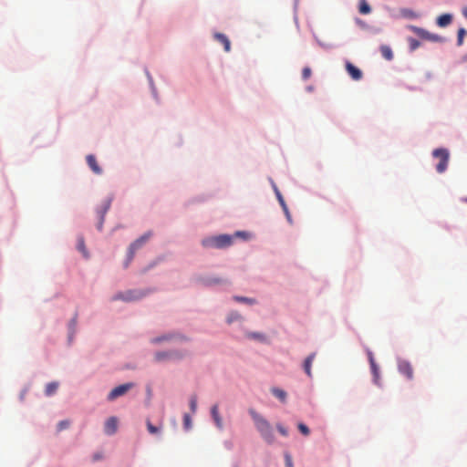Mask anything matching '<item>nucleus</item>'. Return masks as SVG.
Here are the masks:
<instances>
[{
    "label": "nucleus",
    "mask_w": 467,
    "mask_h": 467,
    "mask_svg": "<svg viewBox=\"0 0 467 467\" xmlns=\"http://www.w3.org/2000/svg\"><path fill=\"white\" fill-rule=\"evenodd\" d=\"M432 157L439 160V162L436 165L437 172L443 173L447 170L449 164V150L445 148L435 149L432 151Z\"/></svg>",
    "instance_id": "f257e3e1"
},
{
    "label": "nucleus",
    "mask_w": 467,
    "mask_h": 467,
    "mask_svg": "<svg viewBox=\"0 0 467 467\" xmlns=\"http://www.w3.org/2000/svg\"><path fill=\"white\" fill-rule=\"evenodd\" d=\"M151 235H152L151 232H148L130 244L129 250H128V255H127V261L125 263V267H128L130 263L132 261L137 250L141 248L149 241V239L151 237Z\"/></svg>",
    "instance_id": "f03ea898"
},
{
    "label": "nucleus",
    "mask_w": 467,
    "mask_h": 467,
    "mask_svg": "<svg viewBox=\"0 0 467 467\" xmlns=\"http://www.w3.org/2000/svg\"><path fill=\"white\" fill-rule=\"evenodd\" d=\"M202 244L204 247L224 248L231 245L232 237L226 234L213 236L202 240Z\"/></svg>",
    "instance_id": "7ed1b4c3"
},
{
    "label": "nucleus",
    "mask_w": 467,
    "mask_h": 467,
    "mask_svg": "<svg viewBox=\"0 0 467 467\" xmlns=\"http://www.w3.org/2000/svg\"><path fill=\"white\" fill-rule=\"evenodd\" d=\"M409 29L415 33L419 37L431 42H443L444 38L439 35L430 33L424 28L416 26H410Z\"/></svg>",
    "instance_id": "20e7f679"
},
{
    "label": "nucleus",
    "mask_w": 467,
    "mask_h": 467,
    "mask_svg": "<svg viewBox=\"0 0 467 467\" xmlns=\"http://www.w3.org/2000/svg\"><path fill=\"white\" fill-rule=\"evenodd\" d=\"M186 356V353L177 350L172 351H160L155 354V360L157 362L170 361V360H179L183 358Z\"/></svg>",
    "instance_id": "39448f33"
},
{
    "label": "nucleus",
    "mask_w": 467,
    "mask_h": 467,
    "mask_svg": "<svg viewBox=\"0 0 467 467\" xmlns=\"http://www.w3.org/2000/svg\"><path fill=\"white\" fill-rule=\"evenodd\" d=\"M249 413L254 422L257 431L261 435L272 428L270 423L255 410H250Z\"/></svg>",
    "instance_id": "423d86ee"
},
{
    "label": "nucleus",
    "mask_w": 467,
    "mask_h": 467,
    "mask_svg": "<svg viewBox=\"0 0 467 467\" xmlns=\"http://www.w3.org/2000/svg\"><path fill=\"white\" fill-rule=\"evenodd\" d=\"M143 296L140 291L130 290L126 293H119L113 296V300H124V301H135L139 300Z\"/></svg>",
    "instance_id": "0eeeda50"
},
{
    "label": "nucleus",
    "mask_w": 467,
    "mask_h": 467,
    "mask_svg": "<svg viewBox=\"0 0 467 467\" xmlns=\"http://www.w3.org/2000/svg\"><path fill=\"white\" fill-rule=\"evenodd\" d=\"M133 383H126L119 385L116 388H114L108 395L109 400H113L117 399L118 397H120L124 394H126L131 388H133Z\"/></svg>",
    "instance_id": "6e6552de"
},
{
    "label": "nucleus",
    "mask_w": 467,
    "mask_h": 467,
    "mask_svg": "<svg viewBox=\"0 0 467 467\" xmlns=\"http://www.w3.org/2000/svg\"><path fill=\"white\" fill-rule=\"evenodd\" d=\"M398 369L400 373L404 375L408 379H413V368L411 364L404 359H400L398 362Z\"/></svg>",
    "instance_id": "1a4fd4ad"
},
{
    "label": "nucleus",
    "mask_w": 467,
    "mask_h": 467,
    "mask_svg": "<svg viewBox=\"0 0 467 467\" xmlns=\"http://www.w3.org/2000/svg\"><path fill=\"white\" fill-rule=\"evenodd\" d=\"M346 70L348 73V75L351 77L352 79L358 81L362 78V72L359 68H358L356 66H354L350 62L346 63Z\"/></svg>",
    "instance_id": "9d476101"
},
{
    "label": "nucleus",
    "mask_w": 467,
    "mask_h": 467,
    "mask_svg": "<svg viewBox=\"0 0 467 467\" xmlns=\"http://www.w3.org/2000/svg\"><path fill=\"white\" fill-rule=\"evenodd\" d=\"M118 430V419L110 417L107 420L104 425V431L108 435L114 434Z\"/></svg>",
    "instance_id": "9b49d317"
},
{
    "label": "nucleus",
    "mask_w": 467,
    "mask_h": 467,
    "mask_svg": "<svg viewBox=\"0 0 467 467\" xmlns=\"http://www.w3.org/2000/svg\"><path fill=\"white\" fill-rule=\"evenodd\" d=\"M211 414H212V418H213L216 427L219 430H223V419L219 413V407L217 404H214L211 408Z\"/></svg>",
    "instance_id": "f8f14e48"
},
{
    "label": "nucleus",
    "mask_w": 467,
    "mask_h": 467,
    "mask_svg": "<svg viewBox=\"0 0 467 467\" xmlns=\"http://www.w3.org/2000/svg\"><path fill=\"white\" fill-rule=\"evenodd\" d=\"M87 163L88 167L92 170V171L96 174H101L102 169L99 166L97 159L94 155L89 154L86 157Z\"/></svg>",
    "instance_id": "ddd939ff"
},
{
    "label": "nucleus",
    "mask_w": 467,
    "mask_h": 467,
    "mask_svg": "<svg viewBox=\"0 0 467 467\" xmlns=\"http://www.w3.org/2000/svg\"><path fill=\"white\" fill-rule=\"evenodd\" d=\"M368 358H369V364H370L371 371H372L373 378H374V382L376 384H379V367L376 364L375 359L373 358V355L371 353H369Z\"/></svg>",
    "instance_id": "4468645a"
},
{
    "label": "nucleus",
    "mask_w": 467,
    "mask_h": 467,
    "mask_svg": "<svg viewBox=\"0 0 467 467\" xmlns=\"http://www.w3.org/2000/svg\"><path fill=\"white\" fill-rule=\"evenodd\" d=\"M214 37H215V39H216L218 42H220L222 45H223L224 50H225L226 52H229V51H230V49H231V44H230V41H229L228 37H227L225 35H223V34H222V33H216V34L214 35Z\"/></svg>",
    "instance_id": "2eb2a0df"
},
{
    "label": "nucleus",
    "mask_w": 467,
    "mask_h": 467,
    "mask_svg": "<svg viewBox=\"0 0 467 467\" xmlns=\"http://www.w3.org/2000/svg\"><path fill=\"white\" fill-rule=\"evenodd\" d=\"M452 21V16L450 14H443L437 18V25L440 27H445L449 26Z\"/></svg>",
    "instance_id": "dca6fc26"
},
{
    "label": "nucleus",
    "mask_w": 467,
    "mask_h": 467,
    "mask_svg": "<svg viewBox=\"0 0 467 467\" xmlns=\"http://www.w3.org/2000/svg\"><path fill=\"white\" fill-rule=\"evenodd\" d=\"M315 357H316V354L312 353L305 359V362H304V370L308 377H312L311 366L315 359Z\"/></svg>",
    "instance_id": "f3484780"
},
{
    "label": "nucleus",
    "mask_w": 467,
    "mask_h": 467,
    "mask_svg": "<svg viewBox=\"0 0 467 467\" xmlns=\"http://www.w3.org/2000/svg\"><path fill=\"white\" fill-rule=\"evenodd\" d=\"M358 12L362 15H368L371 12V7L366 0H359Z\"/></svg>",
    "instance_id": "a211bd4d"
},
{
    "label": "nucleus",
    "mask_w": 467,
    "mask_h": 467,
    "mask_svg": "<svg viewBox=\"0 0 467 467\" xmlns=\"http://www.w3.org/2000/svg\"><path fill=\"white\" fill-rule=\"evenodd\" d=\"M380 52L382 57L387 60H391L393 58V53L389 47L388 46H381L380 47Z\"/></svg>",
    "instance_id": "6ab92c4d"
},
{
    "label": "nucleus",
    "mask_w": 467,
    "mask_h": 467,
    "mask_svg": "<svg viewBox=\"0 0 467 467\" xmlns=\"http://www.w3.org/2000/svg\"><path fill=\"white\" fill-rule=\"evenodd\" d=\"M274 396H275L277 399H279L282 402H285L286 400V392L281 389L278 388H273L271 389Z\"/></svg>",
    "instance_id": "aec40b11"
},
{
    "label": "nucleus",
    "mask_w": 467,
    "mask_h": 467,
    "mask_svg": "<svg viewBox=\"0 0 467 467\" xmlns=\"http://www.w3.org/2000/svg\"><path fill=\"white\" fill-rule=\"evenodd\" d=\"M58 388V384L56 382L48 383L46 387V394L47 396L53 395Z\"/></svg>",
    "instance_id": "412c9836"
},
{
    "label": "nucleus",
    "mask_w": 467,
    "mask_h": 467,
    "mask_svg": "<svg viewBox=\"0 0 467 467\" xmlns=\"http://www.w3.org/2000/svg\"><path fill=\"white\" fill-rule=\"evenodd\" d=\"M266 442L268 443H273L274 441H275V435H274V431H273V429L271 428L269 431H265V433H263L261 435Z\"/></svg>",
    "instance_id": "4be33fe9"
},
{
    "label": "nucleus",
    "mask_w": 467,
    "mask_h": 467,
    "mask_svg": "<svg viewBox=\"0 0 467 467\" xmlns=\"http://www.w3.org/2000/svg\"><path fill=\"white\" fill-rule=\"evenodd\" d=\"M248 337L261 341V342H265L266 340L265 335H264L262 333H258V332L249 333Z\"/></svg>",
    "instance_id": "5701e85b"
},
{
    "label": "nucleus",
    "mask_w": 467,
    "mask_h": 467,
    "mask_svg": "<svg viewBox=\"0 0 467 467\" xmlns=\"http://www.w3.org/2000/svg\"><path fill=\"white\" fill-rule=\"evenodd\" d=\"M78 251H80L83 254V255L85 257L88 256V252L86 250L85 242H84V239L82 237H79L78 239Z\"/></svg>",
    "instance_id": "b1692460"
},
{
    "label": "nucleus",
    "mask_w": 467,
    "mask_h": 467,
    "mask_svg": "<svg viewBox=\"0 0 467 467\" xmlns=\"http://www.w3.org/2000/svg\"><path fill=\"white\" fill-rule=\"evenodd\" d=\"M274 189H275V192L276 194V197L278 199L280 205L282 206L284 211H286V203H285L281 192H279V190L277 189L276 186H274Z\"/></svg>",
    "instance_id": "393cba45"
},
{
    "label": "nucleus",
    "mask_w": 467,
    "mask_h": 467,
    "mask_svg": "<svg viewBox=\"0 0 467 467\" xmlns=\"http://www.w3.org/2000/svg\"><path fill=\"white\" fill-rule=\"evenodd\" d=\"M408 42L410 45V51L416 50L420 46V41H418L417 39L412 38V37H409Z\"/></svg>",
    "instance_id": "a878e982"
},
{
    "label": "nucleus",
    "mask_w": 467,
    "mask_h": 467,
    "mask_svg": "<svg viewBox=\"0 0 467 467\" xmlns=\"http://www.w3.org/2000/svg\"><path fill=\"white\" fill-rule=\"evenodd\" d=\"M234 299L237 302L246 303L249 305H254L255 300L254 298L244 297V296H234Z\"/></svg>",
    "instance_id": "bb28decb"
},
{
    "label": "nucleus",
    "mask_w": 467,
    "mask_h": 467,
    "mask_svg": "<svg viewBox=\"0 0 467 467\" xmlns=\"http://www.w3.org/2000/svg\"><path fill=\"white\" fill-rule=\"evenodd\" d=\"M466 35V31L464 28H460L458 30V36H457V45L462 46L463 44V39Z\"/></svg>",
    "instance_id": "cd10ccee"
},
{
    "label": "nucleus",
    "mask_w": 467,
    "mask_h": 467,
    "mask_svg": "<svg viewBox=\"0 0 467 467\" xmlns=\"http://www.w3.org/2000/svg\"><path fill=\"white\" fill-rule=\"evenodd\" d=\"M190 409L192 413H195L197 410V397H196V395H192L190 399Z\"/></svg>",
    "instance_id": "c85d7f7f"
},
{
    "label": "nucleus",
    "mask_w": 467,
    "mask_h": 467,
    "mask_svg": "<svg viewBox=\"0 0 467 467\" xmlns=\"http://www.w3.org/2000/svg\"><path fill=\"white\" fill-rule=\"evenodd\" d=\"M146 424H147V429H148L150 433L156 434V433H158L160 431L161 428L152 425L150 420H147Z\"/></svg>",
    "instance_id": "c756f323"
},
{
    "label": "nucleus",
    "mask_w": 467,
    "mask_h": 467,
    "mask_svg": "<svg viewBox=\"0 0 467 467\" xmlns=\"http://www.w3.org/2000/svg\"><path fill=\"white\" fill-rule=\"evenodd\" d=\"M297 428L303 435H305V436L309 435L310 431H309L308 427L306 425H305L304 423H298Z\"/></svg>",
    "instance_id": "7c9ffc66"
},
{
    "label": "nucleus",
    "mask_w": 467,
    "mask_h": 467,
    "mask_svg": "<svg viewBox=\"0 0 467 467\" xmlns=\"http://www.w3.org/2000/svg\"><path fill=\"white\" fill-rule=\"evenodd\" d=\"M183 425L186 430L192 428V419L189 414H184L183 416Z\"/></svg>",
    "instance_id": "2f4dec72"
},
{
    "label": "nucleus",
    "mask_w": 467,
    "mask_h": 467,
    "mask_svg": "<svg viewBox=\"0 0 467 467\" xmlns=\"http://www.w3.org/2000/svg\"><path fill=\"white\" fill-rule=\"evenodd\" d=\"M109 206H110V201H107L104 205L103 211L101 213V222L99 224V229H101V227H102L103 217H104L105 213L108 212V210L109 209Z\"/></svg>",
    "instance_id": "473e14b6"
},
{
    "label": "nucleus",
    "mask_w": 467,
    "mask_h": 467,
    "mask_svg": "<svg viewBox=\"0 0 467 467\" xmlns=\"http://www.w3.org/2000/svg\"><path fill=\"white\" fill-rule=\"evenodd\" d=\"M312 71L311 68L308 67H306L302 70V78L303 79L306 80L311 77Z\"/></svg>",
    "instance_id": "72a5a7b5"
},
{
    "label": "nucleus",
    "mask_w": 467,
    "mask_h": 467,
    "mask_svg": "<svg viewBox=\"0 0 467 467\" xmlns=\"http://www.w3.org/2000/svg\"><path fill=\"white\" fill-rule=\"evenodd\" d=\"M68 426H69L68 420H62L58 423L57 428L59 431H62V430L68 428Z\"/></svg>",
    "instance_id": "f704fd0d"
},
{
    "label": "nucleus",
    "mask_w": 467,
    "mask_h": 467,
    "mask_svg": "<svg viewBox=\"0 0 467 467\" xmlns=\"http://www.w3.org/2000/svg\"><path fill=\"white\" fill-rule=\"evenodd\" d=\"M276 428H277L278 431H279L283 436H285H285H287V435H288V431H287V430H286L284 426H282L281 424H277V425H276Z\"/></svg>",
    "instance_id": "c9c22d12"
},
{
    "label": "nucleus",
    "mask_w": 467,
    "mask_h": 467,
    "mask_svg": "<svg viewBox=\"0 0 467 467\" xmlns=\"http://www.w3.org/2000/svg\"><path fill=\"white\" fill-rule=\"evenodd\" d=\"M285 466L286 467H293L292 457L288 453H286L285 455Z\"/></svg>",
    "instance_id": "e433bc0d"
},
{
    "label": "nucleus",
    "mask_w": 467,
    "mask_h": 467,
    "mask_svg": "<svg viewBox=\"0 0 467 467\" xmlns=\"http://www.w3.org/2000/svg\"><path fill=\"white\" fill-rule=\"evenodd\" d=\"M171 336H164V337L153 338L152 342L153 343H160V342H161L163 340H168V339H171Z\"/></svg>",
    "instance_id": "4c0bfd02"
},
{
    "label": "nucleus",
    "mask_w": 467,
    "mask_h": 467,
    "mask_svg": "<svg viewBox=\"0 0 467 467\" xmlns=\"http://www.w3.org/2000/svg\"><path fill=\"white\" fill-rule=\"evenodd\" d=\"M219 283H220L219 279H213V280L207 281V285H213V284H219Z\"/></svg>",
    "instance_id": "58836bf2"
},
{
    "label": "nucleus",
    "mask_w": 467,
    "mask_h": 467,
    "mask_svg": "<svg viewBox=\"0 0 467 467\" xmlns=\"http://www.w3.org/2000/svg\"><path fill=\"white\" fill-rule=\"evenodd\" d=\"M102 458V455L99 454V453H96L94 454L93 456V461H98V460H100Z\"/></svg>",
    "instance_id": "ea45409f"
},
{
    "label": "nucleus",
    "mask_w": 467,
    "mask_h": 467,
    "mask_svg": "<svg viewBox=\"0 0 467 467\" xmlns=\"http://www.w3.org/2000/svg\"><path fill=\"white\" fill-rule=\"evenodd\" d=\"M285 215H286V218L290 221L291 220V216H290V213H289V211H288V208L286 207V211H284Z\"/></svg>",
    "instance_id": "a19ab883"
},
{
    "label": "nucleus",
    "mask_w": 467,
    "mask_h": 467,
    "mask_svg": "<svg viewBox=\"0 0 467 467\" xmlns=\"http://www.w3.org/2000/svg\"><path fill=\"white\" fill-rule=\"evenodd\" d=\"M285 215H286V218L290 221L291 220V216H290V213H289V211H288V208L286 207V211H284Z\"/></svg>",
    "instance_id": "79ce46f5"
},
{
    "label": "nucleus",
    "mask_w": 467,
    "mask_h": 467,
    "mask_svg": "<svg viewBox=\"0 0 467 467\" xmlns=\"http://www.w3.org/2000/svg\"><path fill=\"white\" fill-rule=\"evenodd\" d=\"M463 15L467 18V8L463 10Z\"/></svg>",
    "instance_id": "37998d69"
},
{
    "label": "nucleus",
    "mask_w": 467,
    "mask_h": 467,
    "mask_svg": "<svg viewBox=\"0 0 467 467\" xmlns=\"http://www.w3.org/2000/svg\"><path fill=\"white\" fill-rule=\"evenodd\" d=\"M72 324L75 326L76 325V319H72Z\"/></svg>",
    "instance_id": "c03bdc74"
},
{
    "label": "nucleus",
    "mask_w": 467,
    "mask_h": 467,
    "mask_svg": "<svg viewBox=\"0 0 467 467\" xmlns=\"http://www.w3.org/2000/svg\"><path fill=\"white\" fill-rule=\"evenodd\" d=\"M232 321H233V318H232V317L228 319V322H229V323H230V322H232Z\"/></svg>",
    "instance_id": "a18cd8bd"
}]
</instances>
